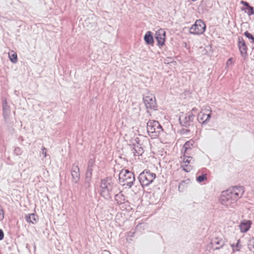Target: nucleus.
I'll use <instances>...</instances> for the list:
<instances>
[{"instance_id":"1","label":"nucleus","mask_w":254,"mask_h":254,"mask_svg":"<svg viewBox=\"0 0 254 254\" xmlns=\"http://www.w3.org/2000/svg\"><path fill=\"white\" fill-rule=\"evenodd\" d=\"M244 192L243 187L235 186L223 191L220 197V203L226 206L235 203Z\"/></svg>"},{"instance_id":"2","label":"nucleus","mask_w":254,"mask_h":254,"mask_svg":"<svg viewBox=\"0 0 254 254\" xmlns=\"http://www.w3.org/2000/svg\"><path fill=\"white\" fill-rule=\"evenodd\" d=\"M120 183L123 186H127L131 188L135 182V177L133 173L127 170H122L119 174Z\"/></svg>"},{"instance_id":"3","label":"nucleus","mask_w":254,"mask_h":254,"mask_svg":"<svg viewBox=\"0 0 254 254\" xmlns=\"http://www.w3.org/2000/svg\"><path fill=\"white\" fill-rule=\"evenodd\" d=\"M156 177L155 173L151 172L149 170H145L139 174L138 178L141 185L144 187L151 184Z\"/></svg>"},{"instance_id":"4","label":"nucleus","mask_w":254,"mask_h":254,"mask_svg":"<svg viewBox=\"0 0 254 254\" xmlns=\"http://www.w3.org/2000/svg\"><path fill=\"white\" fill-rule=\"evenodd\" d=\"M147 130L149 135L154 138L163 131V128L157 121H149L147 123Z\"/></svg>"},{"instance_id":"5","label":"nucleus","mask_w":254,"mask_h":254,"mask_svg":"<svg viewBox=\"0 0 254 254\" xmlns=\"http://www.w3.org/2000/svg\"><path fill=\"white\" fill-rule=\"evenodd\" d=\"M101 195L106 199L111 198V192L112 190V186L108 180H102L100 185Z\"/></svg>"},{"instance_id":"6","label":"nucleus","mask_w":254,"mask_h":254,"mask_svg":"<svg viewBox=\"0 0 254 254\" xmlns=\"http://www.w3.org/2000/svg\"><path fill=\"white\" fill-rule=\"evenodd\" d=\"M206 25L201 19L196 20L195 23L190 28V34L193 35H200L204 32Z\"/></svg>"},{"instance_id":"7","label":"nucleus","mask_w":254,"mask_h":254,"mask_svg":"<svg viewBox=\"0 0 254 254\" xmlns=\"http://www.w3.org/2000/svg\"><path fill=\"white\" fill-rule=\"evenodd\" d=\"M84 26L88 31L93 32L98 29L97 18L92 15L91 17H88L84 21Z\"/></svg>"},{"instance_id":"8","label":"nucleus","mask_w":254,"mask_h":254,"mask_svg":"<svg viewBox=\"0 0 254 254\" xmlns=\"http://www.w3.org/2000/svg\"><path fill=\"white\" fill-rule=\"evenodd\" d=\"M189 155L190 153L186 154L185 156V153H184L183 162L185 165H183L182 167L183 170L187 172H190L192 170L193 165L194 163V159L192 157L190 156Z\"/></svg>"},{"instance_id":"9","label":"nucleus","mask_w":254,"mask_h":254,"mask_svg":"<svg viewBox=\"0 0 254 254\" xmlns=\"http://www.w3.org/2000/svg\"><path fill=\"white\" fill-rule=\"evenodd\" d=\"M143 101L147 109L156 110L157 104L155 97L153 95L150 94L145 96L143 98Z\"/></svg>"},{"instance_id":"10","label":"nucleus","mask_w":254,"mask_h":254,"mask_svg":"<svg viewBox=\"0 0 254 254\" xmlns=\"http://www.w3.org/2000/svg\"><path fill=\"white\" fill-rule=\"evenodd\" d=\"M72 181L74 183H78L80 180V171L78 166L75 164H73L71 169Z\"/></svg>"},{"instance_id":"11","label":"nucleus","mask_w":254,"mask_h":254,"mask_svg":"<svg viewBox=\"0 0 254 254\" xmlns=\"http://www.w3.org/2000/svg\"><path fill=\"white\" fill-rule=\"evenodd\" d=\"M155 38L160 46H163L166 38V32L163 29H160L156 31L155 34Z\"/></svg>"},{"instance_id":"12","label":"nucleus","mask_w":254,"mask_h":254,"mask_svg":"<svg viewBox=\"0 0 254 254\" xmlns=\"http://www.w3.org/2000/svg\"><path fill=\"white\" fill-rule=\"evenodd\" d=\"M238 44L240 52L242 56L247 55V47L246 42L242 37H238Z\"/></svg>"},{"instance_id":"13","label":"nucleus","mask_w":254,"mask_h":254,"mask_svg":"<svg viewBox=\"0 0 254 254\" xmlns=\"http://www.w3.org/2000/svg\"><path fill=\"white\" fill-rule=\"evenodd\" d=\"M230 245L232 249V253L234 254H238L242 248L240 239H236L235 242H230Z\"/></svg>"},{"instance_id":"14","label":"nucleus","mask_w":254,"mask_h":254,"mask_svg":"<svg viewBox=\"0 0 254 254\" xmlns=\"http://www.w3.org/2000/svg\"><path fill=\"white\" fill-rule=\"evenodd\" d=\"M252 225V221L250 220H243L239 225L240 231L242 233H246L248 231Z\"/></svg>"},{"instance_id":"15","label":"nucleus","mask_w":254,"mask_h":254,"mask_svg":"<svg viewBox=\"0 0 254 254\" xmlns=\"http://www.w3.org/2000/svg\"><path fill=\"white\" fill-rule=\"evenodd\" d=\"M211 244L212 245V247L216 246L214 249V250H219L224 246L225 245V242L222 239L215 238L212 240Z\"/></svg>"},{"instance_id":"16","label":"nucleus","mask_w":254,"mask_h":254,"mask_svg":"<svg viewBox=\"0 0 254 254\" xmlns=\"http://www.w3.org/2000/svg\"><path fill=\"white\" fill-rule=\"evenodd\" d=\"M194 118V116L193 115H190L185 117L184 119L180 118V122L182 126L187 127L190 126V123L192 122Z\"/></svg>"},{"instance_id":"17","label":"nucleus","mask_w":254,"mask_h":254,"mask_svg":"<svg viewBox=\"0 0 254 254\" xmlns=\"http://www.w3.org/2000/svg\"><path fill=\"white\" fill-rule=\"evenodd\" d=\"M10 107L8 105L6 99L2 98V114L3 117L6 118L10 114Z\"/></svg>"},{"instance_id":"18","label":"nucleus","mask_w":254,"mask_h":254,"mask_svg":"<svg viewBox=\"0 0 254 254\" xmlns=\"http://www.w3.org/2000/svg\"><path fill=\"white\" fill-rule=\"evenodd\" d=\"M25 218L27 222L35 224L37 222L38 216L34 214H30L26 215Z\"/></svg>"},{"instance_id":"19","label":"nucleus","mask_w":254,"mask_h":254,"mask_svg":"<svg viewBox=\"0 0 254 254\" xmlns=\"http://www.w3.org/2000/svg\"><path fill=\"white\" fill-rule=\"evenodd\" d=\"M144 40L148 45H151L153 43V38L152 33L150 31L146 32L144 37Z\"/></svg>"},{"instance_id":"20","label":"nucleus","mask_w":254,"mask_h":254,"mask_svg":"<svg viewBox=\"0 0 254 254\" xmlns=\"http://www.w3.org/2000/svg\"><path fill=\"white\" fill-rule=\"evenodd\" d=\"M193 145L192 142L191 141H188L185 143L184 145L182 152L185 153V156L186 154H189L188 152L189 150L191 149V147Z\"/></svg>"},{"instance_id":"21","label":"nucleus","mask_w":254,"mask_h":254,"mask_svg":"<svg viewBox=\"0 0 254 254\" xmlns=\"http://www.w3.org/2000/svg\"><path fill=\"white\" fill-rule=\"evenodd\" d=\"M198 121L201 123L202 124H205L207 123L206 118V114L200 112L197 116Z\"/></svg>"},{"instance_id":"22","label":"nucleus","mask_w":254,"mask_h":254,"mask_svg":"<svg viewBox=\"0 0 254 254\" xmlns=\"http://www.w3.org/2000/svg\"><path fill=\"white\" fill-rule=\"evenodd\" d=\"M115 198L118 204H122L125 202V197L122 193H119L115 195Z\"/></svg>"},{"instance_id":"23","label":"nucleus","mask_w":254,"mask_h":254,"mask_svg":"<svg viewBox=\"0 0 254 254\" xmlns=\"http://www.w3.org/2000/svg\"><path fill=\"white\" fill-rule=\"evenodd\" d=\"M95 166V159L90 158L88 162L87 170L91 171L92 172L93 168Z\"/></svg>"},{"instance_id":"24","label":"nucleus","mask_w":254,"mask_h":254,"mask_svg":"<svg viewBox=\"0 0 254 254\" xmlns=\"http://www.w3.org/2000/svg\"><path fill=\"white\" fill-rule=\"evenodd\" d=\"M245 11L249 15H253L254 14V9L253 7L250 5L248 7H246V8L245 9Z\"/></svg>"},{"instance_id":"25","label":"nucleus","mask_w":254,"mask_h":254,"mask_svg":"<svg viewBox=\"0 0 254 254\" xmlns=\"http://www.w3.org/2000/svg\"><path fill=\"white\" fill-rule=\"evenodd\" d=\"M207 179V177L206 174H202L196 178V181L198 183H201L203 181L206 180Z\"/></svg>"},{"instance_id":"26","label":"nucleus","mask_w":254,"mask_h":254,"mask_svg":"<svg viewBox=\"0 0 254 254\" xmlns=\"http://www.w3.org/2000/svg\"><path fill=\"white\" fill-rule=\"evenodd\" d=\"M249 249L250 251L254 253V238L250 241Z\"/></svg>"},{"instance_id":"27","label":"nucleus","mask_w":254,"mask_h":254,"mask_svg":"<svg viewBox=\"0 0 254 254\" xmlns=\"http://www.w3.org/2000/svg\"><path fill=\"white\" fill-rule=\"evenodd\" d=\"M186 181H183L181 182V183L179 185V190L180 191H183L185 188L186 187Z\"/></svg>"},{"instance_id":"28","label":"nucleus","mask_w":254,"mask_h":254,"mask_svg":"<svg viewBox=\"0 0 254 254\" xmlns=\"http://www.w3.org/2000/svg\"><path fill=\"white\" fill-rule=\"evenodd\" d=\"M244 35L247 38L252 40V43H254V37L251 33L248 31H246L244 33Z\"/></svg>"},{"instance_id":"29","label":"nucleus","mask_w":254,"mask_h":254,"mask_svg":"<svg viewBox=\"0 0 254 254\" xmlns=\"http://www.w3.org/2000/svg\"><path fill=\"white\" fill-rule=\"evenodd\" d=\"M91 182V179L85 178L84 182V186L85 188L87 189L90 187V184Z\"/></svg>"},{"instance_id":"30","label":"nucleus","mask_w":254,"mask_h":254,"mask_svg":"<svg viewBox=\"0 0 254 254\" xmlns=\"http://www.w3.org/2000/svg\"><path fill=\"white\" fill-rule=\"evenodd\" d=\"M9 58L10 60L13 63H15L17 61V57L16 54H13L11 55H9Z\"/></svg>"},{"instance_id":"31","label":"nucleus","mask_w":254,"mask_h":254,"mask_svg":"<svg viewBox=\"0 0 254 254\" xmlns=\"http://www.w3.org/2000/svg\"><path fill=\"white\" fill-rule=\"evenodd\" d=\"M92 172H91V171H89V170H87L86 174H85V178L92 179Z\"/></svg>"},{"instance_id":"32","label":"nucleus","mask_w":254,"mask_h":254,"mask_svg":"<svg viewBox=\"0 0 254 254\" xmlns=\"http://www.w3.org/2000/svg\"><path fill=\"white\" fill-rule=\"evenodd\" d=\"M143 152V149L141 148H139L138 150L136 148H134V151H133V153L135 154V153L137 154V155L139 156L140 155H141L142 153Z\"/></svg>"},{"instance_id":"33","label":"nucleus","mask_w":254,"mask_h":254,"mask_svg":"<svg viewBox=\"0 0 254 254\" xmlns=\"http://www.w3.org/2000/svg\"><path fill=\"white\" fill-rule=\"evenodd\" d=\"M41 154L43 155V158H46L47 156L46 149L44 147H42Z\"/></svg>"},{"instance_id":"34","label":"nucleus","mask_w":254,"mask_h":254,"mask_svg":"<svg viewBox=\"0 0 254 254\" xmlns=\"http://www.w3.org/2000/svg\"><path fill=\"white\" fill-rule=\"evenodd\" d=\"M14 152L17 155H21L20 149L19 147H16L15 148Z\"/></svg>"},{"instance_id":"35","label":"nucleus","mask_w":254,"mask_h":254,"mask_svg":"<svg viewBox=\"0 0 254 254\" xmlns=\"http://www.w3.org/2000/svg\"><path fill=\"white\" fill-rule=\"evenodd\" d=\"M4 218L3 211L2 209H0V220H2Z\"/></svg>"},{"instance_id":"36","label":"nucleus","mask_w":254,"mask_h":254,"mask_svg":"<svg viewBox=\"0 0 254 254\" xmlns=\"http://www.w3.org/2000/svg\"><path fill=\"white\" fill-rule=\"evenodd\" d=\"M211 117V113L209 112V114H206V120H207V123L209 121Z\"/></svg>"},{"instance_id":"37","label":"nucleus","mask_w":254,"mask_h":254,"mask_svg":"<svg viewBox=\"0 0 254 254\" xmlns=\"http://www.w3.org/2000/svg\"><path fill=\"white\" fill-rule=\"evenodd\" d=\"M241 3L244 5L246 7H248L249 6H250V4H249V3H248L246 1H243V0H242L241 1Z\"/></svg>"},{"instance_id":"38","label":"nucleus","mask_w":254,"mask_h":254,"mask_svg":"<svg viewBox=\"0 0 254 254\" xmlns=\"http://www.w3.org/2000/svg\"><path fill=\"white\" fill-rule=\"evenodd\" d=\"M4 237V234L2 230L0 229V240H2Z\"/></svg>"},{"instance_id":"39","label":"nucleus","mask_w":254,"mask_h":254,"mask_svg":"<svg viewBox=\"0 0 254 254\" xmlns=\"http://www.w3.org/2000/svg\"><path fill=\"white\" fill-rule=\"evenodd\" d=\"M204 110L206 111V112H209L210 113L211 112V110L210 109V108L208 106H206L204 108Z\"/></svg>"},{"instance_id":"40","label":"nucleus","mask_w":254,"mask_h":254,"mask_svg":"<svg viewBox=\"0 0 254 254\" xmlns=\"http://www.w3.org/2000/svg\"><path fill=\"white\" fill-rule=\"evenodd\" d=\"M172 62V59L171 58H168V59L165 60V63L166 62H167V63H168L169 62Z\"/></svg>"},{"instance_id":"41","label":"nucleus","mask_w":254,"mask_h":254,"mask_svg":"<svg viewBox=\"0 0 254 254\" xmlns=\"http://www.w3.org/2000/svg\"><path fill=\"white\" fill-rule=\"evenodd\" d=\"M231 60H232V59H231V58H230V59L228 60V61H227V64H229V61H231Z\"/></svg>"},{"instance_id":"42","label":"nucleus","mask_w":254,"mask_h":254,"mask_svg":"<svg viewBox=\"0 0 254 254\" xmlns=\"http://www.w3.org/2000/svg\"><path fill=\"white\" fill-rule=\"evenodd\" d=\"M192 110H193V111H195V109L194 108H193V109H192Z\"/></svg>"}]
</instances>
